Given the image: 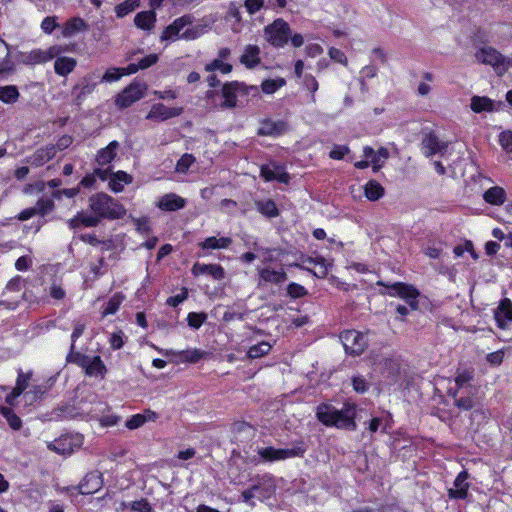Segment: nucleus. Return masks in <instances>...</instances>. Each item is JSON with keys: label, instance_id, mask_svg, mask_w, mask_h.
Here are the masks:
<instances>
[{"label": "nucleus", "instance_id": "obj_1", "mask_svg": "<svg viewBox=\"0 0 512 512\" xmlns=\"http://www.w3.org/2000/svg\"><path fill=\"white\" fill-rule=\"evenodd\" d=\"M355 411L356 407L353 404H347L341 410L329 404H321L317 407L316 416L326 426L353 431L356 429Z\"/></svg>", "mask_w": 512, "mask_h": 512}, {"label": "nucleus", "instance_id": "obj_2", "mask_svg": "<svg viewBox=\"0 0 512 512\" xmlns=\"http://www.w3.org/2000/svg\"><path fill=\"white\" fill-rule=\"evenodd\" d=\"M89 207L100 219H118L126 213L123 205L106 193L92 195L89 198Z\"/></svg>", "mask_w": 512, "mask_h": 512}, {"label": "nucleus", "instance_id": "obj_3", "mask_svg": "<svg viewBox=\"0 0 512 512\" xmlns=\"http://www.w3.org/2000/svg\"><path fill=\"white\" fill-rule=\"evenodd\" d=\"M306 447L302 441L297 442L292 448L276 449L272 446L260 448L258 455L264 462H275L294 457H303Z\"/></svg>", "mask_w": 512, "mask_h": 512}, {"label": "nucleus", "instance_id": "obj_4", "mask_svg": "<svg viewBox=\"0 0 512 512\" xmlns=\"http://www.w3.org/2000/svg\"><path fill=\"white\" fill-rule=\"evenodd\" d=\"M475 57L478 62L492 66L499 76L504 75L509 68L507 58L493 47L480 48Z\"/></svg>", "mask_w": 512, "mask_h": 512}, {"label": "nucleus", "instance_id": "obj_5", "mask_svg": "<svg viewBox=\"0 0 512 512\" xmlns=\"http://www.w3.org/2000/svg\"><path fill=\"white\" fill-rule=\"evenodd\" d=\"M266 40L275 47L284 46L290 36V27L282 19L275 20L272 24L265 27Z\"/></svg>", "mask_w": 512, "mask_h": 512}, {"label": "nucleus", "instance_id": "obj_6", "mask_svg": "<svg viewBox=\"0 0 512 512\" xmlns=\"http://www.w3.org/2000/svg\"><path fill=\"white\" fill-rule=\"evenodd\" d=\"M340 340L346 353L360 355L367 347L365 336L356 330H346L340 334Z\"/></svg>", "mask_w": 512, "mask_h": 512}, {"label": "nucleus", "instance_id": "obj_7", "mask_svg": "<svg viewBox=\"0 0 512 512\" xmlns=\"http://www.w3.org/2000/svg\"><path fill=\"white\" fill-rule=\"evenodd\" d=\"M57 54L55 47H51L47 50L34 49L31 51H20L16 54V60L24 65H37L43 64L52 60Z\"/></svg>", "mask_w": 512, "mask_h": 512}, {"label": "nucleus", "instance_id": "obj_8", "mask_svg": "<svg viewBox=\"0 0 512 512\" xmlns=\"http://www.w3.org/2000/svg\"><path fill=\"white\" fill-rule=\"evenodd\" d=\"M146 85L133 82L116 96L115 104L119 108H127L144 97Z\"/></svg>", "mask_w": 512, "mask_h": 512}, {"label": "nucleus", "instance_id": "obj_9", "mask_svg": "<svg viewBox=\"0 0 512 512\" xmlns=\"http://www.w3.org/2000/svg\"><path fill=\"white\" fill-rule=\"evenodd\" d=\"M109 174H111L109 187L115 193L123 191L124 184H130L133 181V177L124 171L111 173L110 168L104 170L97 168L94 170V175L98 176L102 180H106Z\"/></svg>", "mask_w": 512, "mask_h": 512}, {"label": "nucleus", "instance_id": "obj_10", "mask_svg": "<svg viewBox=\"0 0 512 512\" xmlns=\"http://www.w3.org/2000/svg\"><path fill=\"white\" fill-rule=\"evenodd\" d=\"M292 266L312 272L318 278H324L329 271V264L323 257H301V263H294Z\"/></svg>", "mask_w": 512, "mask_h": 512}, {"label": "nucleus", "instance_id": "obj_11", "mask_svg": "<svg viewBox=\"0 0 512 512\" xmlns=\"http://www.w3.org/2000/svg\"><path fill=\"white\" fill-rule=\"evenodd\" d=\"M391 290L392 291L390 292V295L398 296L404 299L412 310L418 309L417 298L419 296V292L412 285H407L399 282L395 283L391 287Z\"/></svg>", "mask_w": 512, "mask_h": 512}, {"label": "nucleus", "instance_id": "obj_12", "mask_svg": "<svg viewBox=\"0 0 512 512\" xmlns=\"http://www.w3.org/2000/svg\"><path fill=\"white\" fill-rule=\"evenodd\" d=\"M183 113L182 107H167L162 103L154 104L151 107V110L146 116V119L160 122L165 121L167 119L180 116Z\"/></svg>", "mask_w": 512, "mask_h": 512}, {"label": "nucleus", "instance_id": "obj_13", "mask_svg": "<svg viewBox=\"0 0 512 512\" xmlns=\"http://www.w3.org/2000/svg\"><path fill=\"white\" fill-rule=\"evenodd\" d=\"M448 147V144L440 141V139L433 133H427L421 142V149L426 157H432L436 154H443Z\"/></svg>", "mask_w": 512, "mask_h": 512}, {"label": "nucleus", "instance_id": "obj_14", "mask_svg": "<svg viewBox=\"0 0 512 512\" xmlns=\"http://www.w3.org/2000/svg\"><path fill=\"white\" fill-rule=\"evenodd\" d=\"M244 91V85L234 81L223 85L222 96L224 102L221 104L222 108L231 109L237 105V94Z\"/></svg>", "mask_w": 512, "mask_h": 512}, {"label": "nucleus", "instance_id": "obj_15", "mask_svg": "<svg viewBox=\"0 0 512 512\" xmlns=\"http://www.w3.org/2000/svg\"><path fill=\"white\" fill-rule=\"evenodd\" d=\"M288 131V124L283 120L273 121L270 119L263 120L258 129V135L261 136H280Z\"/></svg>", "mask_w": 512, "mask_h": 512}, {"label": "nucleus", "instance_id": "obj_16", "mask_svg": "<svg viewBox=\"0 0 512 512\" xmlns=\"http://www.w3.org/2000/svg\"><path fill=\"white\" fill-rule=\"evenodd\" d=\"M469 474L467 471L460 472L452 488L448 490V496L451 499H465L468 495L470 484L467 482Z\"/></svg>", "mask_w": 512, "mask_h": 512}, {"label": "nucleus", "instance_id": "obj_17", "mask_svg": "<svg viewBox=\"0 0 512 512\" xmlns=\"http://www.w3.org/2000/svg\"><path fill=\"white\" fill-rule=\"evenodd\" d=\"M495 320L501 329H505L508 323L512 322V302L510 299H503L495 310Z\"/></svg>", "mask_w": 512, "mask_h": 512}, {"label": "nucleus", "instance_id": "obj_18", "mask_svg": "<svg viewBox=\"0 0 512 512\" xmlns=\"http://www.w3.org/2000/svg\"><path fill=\"white\" fill-rule=\"evenodd\" d=\"M55 146L47 145L37 149L27 160L29 164L35 167H40L50 161L55 156Z\"/></svg>", "mask_w": 512, "mask_h": 512}, {"label": "nucleus", "instance_id": "obj_19", "mask_svg": "<svg viewBox=\"0 0 512 512\" xmlns=\"http://www.w3.org/2000/svg\"><path fill=\"white\" fill-rule=\"evenodd\" d=\"M192 273L195 276L208 274L215 280H221L225 277V271L222 266L218 264H200L196 263L192 267Z\"/></svg>", "mask_w": 512, "mask_h": 512}, {"label": "nucleus", "instance_id": "obj_20", "mask_svg": "<svg viewBox=\"0 0 512 512\" xmlns=\"http://www.w3.org/2000/svg\"><path fill=\"white\" fill-rule=\"evenodd\" d=\"M363 155L365 158L371 159L373 170L378 171L382 167L383 163L388 159L389 152L384 147H381L377 151H374L373 148L366 146L363 149Z\"/></svg>", "mask_w": 512, "mask_h": 512}, {"label": "nucleus", "instance_id": "obj_21", "mask_svg": "<svg viewBox=\"0 0 512 512\" xmlns=\"http://www.w3.org/2000/svg\"><path fill=\"white\" fill-rule=\"evenodd\" d=\"M102 486V479L99 474L90 473L85 476L79 485V491L83 495L92 494L100 489Z\"/></svg>", "mask_w": 512, "mask_h": 512}, {"label": "nucleus", "instance_id": "obj_22", "mask_svg": "<svg viewBox=\"0 0 512 512\" xmlns=\"http://www.w3.org/2000/svg\"><path fill=\"white\" fill-rule=\"evenodd\" d=\"M119 146L117 141H112L105 148L99 150L96 155L97 164L99 166L110 164L115 159Z\"/></svg>", "mask_w": 512, "mask_h": 512}, {"label": "nucleus", "instance_id": "obj_23", "mask_svg": "<svg viewBox=\"0 0 512 512\" xmlns=\"http://www.w3.org/2000/svg\"><path fill=\"white\" fill-rule=\"evenodd\" d=\"M190 23L188 16L177 18L171 25H169L162 33L161 40H171L179 36L180 31Z\"/></svg>", "mask_w": 512, "mask_h": 512}, {"label": "nucleus", "instance_id": "obj_24", "mask_svg": "<svg viewBox=\"0 0 512 512\" xmlns=\"http://www.w3.org/2000/svg\"><path fill=\"white\" fill-rule=\"evenodd\" d=\"M88 24L80 17H73L69 19L63 26L62 35L64 37H71L76 33L88 30Z\"/></svg>", "mask_w": 512, "mask_h": 512}, {"label": "nucleus", "instance_id": "obj_25", "mask_svg": "<svg viewBox=\"0 0 512 512\" xmlns=\"http://www.w3.org/2000/svg\"><path fill=\"white\" fill-rule=\"evenodd\" d=\"M159 208L166 211H176L185 206V200L176 194L164 195L158 204Z\"/></svg>", "mask_w": 512, "mask_h": 512}, {"label": "nucleus", "instance_id": "obj_26", "mask_svg": "<svg viewBox=\"0 0 512 512\" xmlns=\"http://www.w3.org/2000/svg\"><path fill=\"white\" fill-rule=\"evenodd\" d=\"M470 108L475 113L492 112L495 110L494 101L486 96H473Z\"/></svg>", "mask_w": 512, "mask_h": 512}, {"label": "nucleus", "instance_id": "obj_27", "mask_svg": "<svg viewBox=\"0 0 512 512\" xmlns=\"http://www.w3.org/2000/svg\"><path fill=\"white\" fill-rule=\"evenodd\" d=\"M156 22V14L154 11H142L136 14L134 18L135 25L143 30H150Z\"/></svg>", "mask_w": 512, "mask_h": 512}, {"label": "nucleus", "instance_id": "obj_28", "mask_svg": "<svg viewBox=\"0 0 512 512\" xmlns=\"http://www.w3.org/2000/svg\"><path fill=\"white\" fill-rule=\"evenodd\" d=\"M260 48L256 45H248L244 54L241 56V62L247 68H253L260 62Z\"/></svg>", "mask_w": 512, "mask_h": 512}, {"label": "nucleus", "instance_id": "obj_29", "mask_svg": "<svg viewBox=\"0 0 512 512\" xmlns=\"http://www.w3.org/2000/svg\"><path fill=\"white\" fill-rule=\"evenodd\" d=\"M484 200L491 205H502L506 200V192L500 186L489 188L483 195Z\"/></svg>", "mask_w": 512, "mask_h": 512}, {"label": "nucleus", "instance_id": "obj_30", "mask_svg": "<svg viewBox=\"0 0 512 512\" xmlns=\"http://www.w3.org/2000/svg\"><path fill=\"white\" fill-rule=\"evenodd\" d=\"M9 45L0 39V76L4 73L10 72L13 70V65L9 60Z\"/></svg>", "mask_w": 512, "mask_h": 512}, {"label": "nucleus", "instance_id": "obj_31", "mask_svg": "<svg viewBox=\"0 0 512 512\" xmlns=\"http://www.w3.org/2000/svg\"><path fill=\"white\" fill-rule=\"evenodd\" d=\"M76 63V60L71 57L58 58L54 63L55 72L58 75L66 76L67 74L73 71V69L76 66Z\"/></svg>", "mask_w": 512, "mask_h": 512}, {"label": "nucleus", "instance_id": "obj_32", "mask_svg": "<svg viewBox=\"0 0 512 512\" xmlns=\"http://www.w3.org/2000/svg\"><path fill=\"white\" fill-rule=\"evenodd\" d=\"M232 244L230 237H208L200 245L203 249H223L228 248Z\"/></svg>", "mask_w": 512, "mask_h": 512}, {"label": "nucleus", "instance_id": "obj_33", "mask_svg": "<svg viewBox=\"0 0 512 512\" xmlns=\"http://www.w3.org/2000/svg\"><path fill=\"white\" fill-rule=\"evenodd\" d=\"M85 372L89 376H101L104 377L106 367L101 360L100 356L90 358L88 365L85 368Z\"/></svg>", "mask_w": 512, "mask_h": 512}, {"label": "nucleus", "instance_id": "obj_34", "mask_svg": "<svg viewBox=\"0 0 512 512\" xmlns=\"http://www.w3.org/2000/svg\"><path fill=\"white\" fill-rule=\"evenodd\" d=\"M260 278L265 282L282 283L287 279V274L283 271L271 270L268 268L260 270Z\"/></svg>", "mask_w": 512, "mask_h": 512}, {"label": "nucleus", "instance_id": "obj_35", "mask_svg": "<svg viewBox=\"0 0 512 512\" xmlns=\"http://www.w3.org/2000/svg\"><path fill=\"white\" fill-rule=\"evenodd\" d=\"M174 355H178L180 360L188 363H196L207 354L206 352L199 349H189L179 352H171Z\"/></svg>", "mask_w": 512, "mask_h": 512}, {"label": "nucleus", "instance_id": "obj_36", "mask_svg": "<svg viewBox=\"0 0 512 512\" xmlns=\"http://www.w3.org/2000/svg\"><path fill=\"white\" fill-rule=\"evenodd\" d=\"M384 194V188L376 181H369L365 186V196L371 200L376 201Z\"/></svg>", "mask_w": 512, "mask_h": 512}, {"label": "nucleus", "instance_id": "obj_37", "mask_svg": "<svg viewBox=\"0 0 512 512\" xmlns=\"http://www.w3.org/2000/svg\"><path fill=\"white\" fill-rule=\"evenodd\" d=\"M257 210L267 217H276L279 212L274 201L268 199L256 202Z\"/></svg>", "mask_w": 512, "mask_h": 512}, {"label": "nucleus", "instance_id": "obj_38", "mask_svg": "<svg viewBox=\"0 0 512 512\" xmlns=\"http://www.w3.org/2000/svg\"><path fill=\"white\" fill-rule=\"evenodd\" d=\"M1 415L7 420L13 430H19L22 426L21 419L14 413L10 407H0Z\"/></svg>", "mask_w": 512, "mask_h": 512}, {"label": "nucleus", "instance_id": "obj_39", "mask_svg": "<svg viewBox=\"0 0 512 512\" xmlns=\"http://www.w3.org/2000/svg\"><path fill=\"white\" fill-rule=\"evenodd\" d=\"M19 91L16 86L8 85L0 87V100L5 103H15L19 98Z\"/></svg>", "mask_w": 512, "mask_h": 512}, {"label": "nucleus", "instance_id": "obj_40", "mask_svg": "<svg viewBox=\"0 0 512 512\" xmlns=\"http://www.w3.org/2000/svg\"><path fill=\"white\" fill-rule=\"evenodd\" d=\"M271 350V345L268 342H260L256 345H253L249 348L247 356L251 359L260 358L269 353Z\"/></svg>", "mask_w": 512, "mask_h": 512}, {"label": "nucleus", "instance_id": "obj_41", "mask_svg": "<svg viewBox=\"0 0 512 512\" xmlns=\"http://www.w3.org/2000/svg\"><path fill=\"white\" fill-rule=\"evenodd\" d=\"M473 376L470 372L464 371L462 373H459L455 378V384L457 386L456 390L450 389L449 395H451L453 398H456L458 395V391L464 387L467 383H469L472 380Z\"/></svg>", "mask_w": 512, "mask_h": 512}, {"label": "nucleus", "instance_id": "obj_42", "mask_svg": "<svg viewBox=\"0 0 512 512\" xmlns=\"http://www.w3.org/2000/svg\"><path fill=\"white\" fill-rule=\"evenodd\" d=\"M33 208L35 209L36 215L45 216L53 210L54 202L50 198H41Z\"/></svg>", "mask_w": 512, "mask_h": 512}, {"label": "nucleus", "instance_id": "obj_43", "mask_svg": "<svg viewBox=\"0 0 512 512\" xmlns=\"http://www.w3.org/2000/svg\"><path fill=\"white\" fill-rule=\"evenodd\" d=\"M32 371H29L27 373H24L22 370L18 372L16 385L13 389L16 390V393H23L29 385V381L32 377Z\"/></svg>", "mask_w": 512, "mask_h": 512}, {"label": "nucleus", "instance_id": "obj_44", "mask_svg": "<svg viewBox=\"0 0 512 512\" xmlns=\"http://www.w3.org/2000/svg\"><path fill=\"white\" fill-rule=\"evenodd\" d=\"M122 300H123V297L121 295H119V294L113 295L107 302L105 308L103 309V312H102L103 316L114 314L118 310Z\"/></svg>", "mask_w": 512, "mask_h": 512}, {"label": "nucleus", "instance_id": "obj_45", "mask_svg": "<svg viewBox=\"0 0 512 512\" xmlns=\"http://www.w3.org/2000/svg\"><path fill=\"white\" fill-rule=\"evenodd\" d=\"M67 441V438L55 440L53 443H50L48 445V448L59 454H70L72 452V449L67 445Z\"/></svg>", "mask_w": 512, "mask_h": 512}, {"label": "nucleus", "instance_id": "obj_46", "mask_svg": "<svg viewBox=\"0 0 512 512\" xmlns=\"http://www.w3.org/2000/svg\"><path fill=\"white\" fill-rule=\"evenodd\" d=\"M195 162V157L192 154H184L176 164V171L186 173L191 165Z\"/></svg>", "mask_w": 512, "mask_h": 512}, {"label": "nucleus", "instance_id": "obj_47", "mask_svg": "<svg viewBox=\"0 0 512 512\" xmlns=\"http://www.w3.org/2000/svg\"><path fill=\"white\" fill-rule=\"evenodd\" d=\"M206 319L205 313L190 312L187 316L188 325L194 329L200 328Z\"/></svg>", "mask_w": 512, "mask_h": 512}, {"label": "nucleus", "instance_id": "obj_48", "mask_svg": "<svg viewBox=\"0 0 512 512\" xmlns=\"http://www.w3.org/2000/svg\"><path fill=\"white\" fill-rule=\"evenodd\" d=\"M67 360L85 369L86 366L88 365L90 357L83 355L79 352H74V350L70 349V353L67 356Z\"/></svg>", "mask_w": 512, "mask_h": 512}, {"label": "nucleus", "instance_id": "obj_49", "mask_svg": "<svg viewBox=\"0 0 512 512\" xmlns=\"http://www.w3.org/2000/svg\"><path fill=\"white\" fill-rule=\"evenodd\" d=\"M352 386L357 393H365L369 389V383L362 375H356L352 378Z\"/></svg>", "mask_w": 512, "mask_h": 512}, {"label": "nucleus", "instance_id": "obj_50", "mask_svg": "<svg viewBox=\"0 0 512 512\" xmlns=\"http://www.w3.org/2000/svg\"><path fill=\"white\" fill-rule=\"evenodd\" d=\"M46 389L44 386L36 385L33 386L30 391H28L25 394V397L27 398V401L32 404L33 402L37 401L38 399H41L42 396L45 394Z\"/></svg>", "mask_w": 512, "mask_h": 512}, {"label": "nucleus", "instance_id": "obj_51", "mask_svg": "<svg viewBox=\"0 0 512 512\" xmlns=\"http://www.w3.org/2000/svg\"><path fill=\"white\" fill-rule=\"evenodd\" d=\"M206 71L220 70L222 73L227 74L231 72L232 66L228 63H224L219 59H215L211 63L206 65Z\"/></svg>", "mask_w": 512, "mask_h": 512}, {"label": "nucleus", "instance_id": "obj_52", "mask_svg": "<svg viewBox=\"0 0 512 512\" xmlns=\"http://www.w3.org/2000/svg\"><path fill=\"white\" fill-rule=\"evenodd\" d=\"M92 92V87L85 85L83 87L75 86L72 90V94L75 96V103L80 105L82 100Z\"/></svg>", "mask_w": 512, "mask_h": 512}, {"label": "nucleus", "instance_id": "obj_53", "mask_svg": "<svg viewBox=\"0 0 512 512\" xmlns=\"http://www.w3.org/2000/svg\"><path fill=\"white\" fill-rule=\"evenodd\" d=\"M136 6V0H127L116 7V14L118 17H123L133 11Z\"/></svg>", "mask_w": 512, "mask_h": 512}, {"label": "nucleus", "instance_id": "obj_54", "mask_svg": "<svg viewBox=\"0 0 512 512\" xmlns=\"http://www.w3.org/2000/svg\"><path fill=\"white\" fill-rule=\"evenodd\" d=\"M284 84V80H280V81H276V80H265L261 87H262V91L266 94H272L274 93L277 89H279L282 85Z\"/></svg>", "mask_w": 512, "mask_h": 512}, {"label": "nucleus", "instance_id": "obj_55", "mask_svg": "<svg viewBox=\"0 0 512 512\" xmlns=\"http://www.w3.org/2000/svg\"><path fill=\"white\" fill-rule=\"evenodd\" d=\"M287 293L292 298H300L307 294V290L297 283H290L287 287Z\"/></svg>", "mask_w": 512, "mask_h": 512}, {"label": "nucleus", "instance_id": "obj_56", "mask_svg": "<svg viewBox=\"0 0 512 512\" xmlns=\"http://www.w3.org/2000/svg\"><path fill=\"white\" fill-rule=\"evenodd\" d=\"M122 76L121 68H110L102 76V82L118 81Z\"/></svg>", "mask_w": 512, "mask_h": 512}, {"label": "nucleus", "instance_id": "obj_57", "mask_svg": "<svg viewBox=\"0 0 512 512\" xmlns=\"http://www.w3.org/2000/svg\"><path fill=\"white\" fill-rule=\"evenodd\" d=\"M499 142L505 151L512 152V131L502 132L499 136Z\"/></svg>", "mask_w": 512, "mask_h": 512}, {"label": "nucleus", "instance_id": "obj_58", "mask_svg": "<svg viewBox=\"0 0 512 512\" xmlns=\"http://www.w3.org/2000/svg\"><path fill=\"white\" fill-rule=\"evenodd\" d=\"M80 222L86 227H95L99 224L100 218L97 215H87L85 213H78Z\"/></svg>", "mask_w": 512, "mask_h": 512}, {"label": "nucleus", "instance_id": "obj_59", "mask_svg": "<svg viewBox=\"0 0 512 512\" xmlns=\"http://www.w3.org/2000/svg\"><path fill=\"white\" fill-rule=\"evenodd\" d=\"M146 420L147 419H146L145 415L136 414L127 420L126 427L130 430L139 428L146 422Z\"/></svg>", "mask_w": 512, "mask_h": 512}, {"label": "nucleus", "instance_id": "obj_60", "mask_svg": "<svg viewBox=\"0 0 512 512\" xmlns=\"http://www.w3.org/2000/svg\"><path fill=\"white\" fill-rule=\"evenodd\" d=\"M187 297H188V290H187V288H183L182 292L180 294L169 297L166 301V304L171 307H176L180 303H182L184 300H186Z\"/></svg>", "mask_w": 512, "mask_h": 512}, {"label": "nucleus", "instance_id": "obj_61", "mask_svg": "<svg viewBox=\"0 0 512 512\" xmlns=\"http://www.w3.org/2000/svg\"><path fill=\"white\" fill-rule=\"evenodd\" d=\"M329 56L334 61L339 62V63H341V64H343L345 66L348 64V59H347L346 55L340 49H337V48H334V47L330 48L329 49Z\"/></svg>", "mask_w": 512, "mask_h": 512}, {"label": "nucleus", "instance_id": "obj_62", "mask_svg": "<svg viewBox=\"0 0 512 512\" xmlns=\"http://www.w3.org/2000/svg\"><path fill=\"white\" fill-rule=\"evenodd\" d=\"M244 5L249 14H255L263 7L264 0H245Z\"/></svg>", "mask_w": 512, "mask_h": 512}, {"label": "nucleus", "instance_id": "obj_63", "mask_svg": "<svg viewBox=\"0 0 512 512\" xmlns=\"http://www.w3.org/2000/svg\"><path fill=\"white\" fill-rule=\"evenodd\" d=\"M504 351L498 350L487 355V361L492 366H498L503 362Z\"/></svg>", "mask_w": 512, "mask_h": 512}, {"label": "nucleus", "instance_id": "obj_64", "mask_svg": "<svg viewBox=\"0 0 512 512\" xmlns=\"http://www.w3.org/2000/svg\"><path fill=\"white\" fill-rule=\"evenodd\" d=\"M131 510L137 512H151V506L145 499L134 501L131 504Z\"/></svg>", "mask_w": 512, "mask_h": 512}]
</instances>
